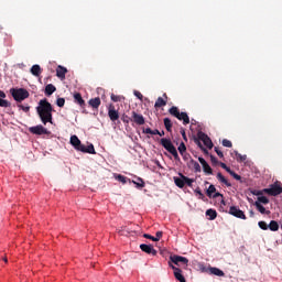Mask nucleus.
<instances>
[{
  "mask_svg": "<svg viewBox=\"0 0 282 282\" xmlns=\"http://www.w3.org/2000/svg\"><path fill=\"white\" fill-rule=\"evenodd\" d=\"M56 105L57 107H65V98H57Z\"/></svg>",
  "mask_w": 282,
  "mask_h": 282,
  "instance_id": "43",
  "label": "nucleus"
},
{
  "mask_svg": "<svg viewBox=\"0 0 282 282\" xmlns=\"http://www.w3.org/2000/svg\"><path fill=\"white\" fill-rule=\"evenodd\" d=\"M140 250H142V252H145V254H152V257H155L158 254V250H155L152 245L142 243L140 245Z\"/></svg>",
  "mask_w": 282,
  "mask_h": 282,
  "instance_id": "11",
  "label": "nucleus"
},
{
  "mask_svg": "<svg viewBox=\"0 0 282 282\" xmlns=\"http://www.w3.org/2000/svg\"><path fill=\"white\" fill-rule=\"evenodd\" d=\"M198 162L202 164L203 171L206 173V175H213V167H210L204 158L199 156Z\"/></svg>",
  "mask_w": 282,
  "mask_h": 282,
  "instance_id": "13",
  "label": "nucleus"
},
{
  "mask_svg": "<svg viewBox=\"0 0 282 282\" xmlns=\"http://www.w3.org/2000/svg\"><path fill=\"white\" fill-rule=\"evenodd\" d=\"M74 100L77 105H79V107H85V99H83V95H80V93H76L74 95Z\"/></svg>",
  "mask_w": 282,
  "mask_h": 282,
  "instance_id": "20",
  "label": "nucleus"
},
{
  "mask_svg": "<svg viewBox=\"0 0 282 282\" xmlns=\"http://www.w3.org/2000/svg\"><path fill=\"white\" fill-rule=\"evenodd\" d=\"M116 180H118V182H121V184H127V176H123L122 174L117 175Z\"/></svg>",
  "mask_w": 282,
  "mask_h": 282,
  "instance_id": "39",
  "label": "nucleus"
},
{
  "mask_svg": "<svg viewBox=\"0 0 282 282\" xmlns=\"http://www.w3.org/2000/svg\"><path fill=\"white\" fill-rule=\"evenodd\" d=\"M183 180L185 181V185L189 187L193 186V183L195 182V180L188 178L187 176L183 177Z\"/></svg>",
  "mask_w": 282,
  "mask_h": 282,
  "instance_id": "41",
  "label": "nucleus"
},
{
  "mask_svg": "<svg viewBox=\"0 0 282 282\" xmlns=\"http://www.w3.org/2000/svg\"><path fill=\"white\" fill-rule=\"evenodd\" d=\"M131 122H134L135 124L142 126L144 124L145 120H144V116L132 111V117H131Z\"/></svg>",
  "mask_w": 282,
  "mask_h": 282,
  "instance_id": "14",
  "label": "nucleus"
},
{
  "mask_svg": "<svg viewBox=\"0 0 282 282\" xmlns=\"http://www.w3.org/2000/svg\"><path fill=\"white\" fill-rule=\"evenodd\" d=\"M110 98H111L112 102H120V96H118V95L112 94L110 96Z\"/></svg>",
  "mask_w": 282,
  "mask_h": 282,
  "instance_id": "47",
  "label": "nucleus"
},
{
  "mask_svg": "<svg viewBox=\"0 0 282 282\" xmlns=\"http://www.w3.org/2000/svg\"><path fill=\"white\" fill-rule=\"evenodd\" d=\"M254 206H256L257 210H259L261 213V215H270V210H267L265 207H263V205H261V203L256 202Z\"/></svg>",
  "mask_w": 282,
  "mask_h": 282,
  "instance_id": "24",
  "label": "nucleus"
},
{
  "mask_svg": "<svg viewBox=\"0 0 282 282\" xmlns=\"http://www.w3.org/2000/svg\"><path fill=\"white\" fill-rule=\"evenodd\" d=\"M225 171L227 172V173H229V175H230V173H232L234 171L232 170H230V167L227 165V167H225Z\"/></svg>",
  "mask_w": 282,
  "mask_h": 282,
  "instance_id": "59",
  "label": "nucleus"
},
{
  "mask_svg": "<svg viewBox=\"0 0 282 282\" xmlns=\"http://www.w3.org/2000/svg\"><path fill=\"white\" fill-rule=\"evenodd\" d=\"M257 202H259V204H270V199L265 196L258 197Z\"/></svg>",
  "mask_w": 282,
  "mask_h": 282,
  "instance_id": "36",
  "label": "nucleus"
},
{
  "mask_svg": "<svg viewBox=\"0 0 282 282\" xmlns=\"http://www.w3.org/2000/svg\"><path fill=\"white\" fill-rule=\"evenodd\" d=\"M210 162L212 164H215V165L219 164V161L217 160V158H215V155H210Z\"/></svg>",
  "mask_w": 282,
  "mask_h": 282,
  "instance_id": "51",
  "label": "nucleus"
},
{
  "mask_svg": "<svg viewBox=\"0 0 282 282\" xmlns=\"http://www.w3.org/2000/svg\"><path fill=\"white\" fill-rule=\"evenodd\" d=\"M209 271L210 274H214L215 276H226V273H224L219 268L212 267Z\"/></svg>",
  "mask_w": 282,
  "mask_h": 282,
  "instance_id": "25",
  "label": "nucleus"
},
{
  "mask_svg": "<svg viewBox=\"0 0 282 282\" xmlns=\"http://www.w3.org/2000/svg\"><path fill=\"white\" fill-rule=\"evenodd\" d=\"M10 94L15 102H23V100L30 98V91L25 88H11Z\"/></svg>",
  "mask_w": 282,
  "mask_h": 282,
  "instance_id": "2",
  "label": "nucleus"
},
{
  "mask_svg": "<svg viewBox=\"0 0 282 282\" xmlns=\"http://www.w3.org/2000/svg\"><path fill=\"white\" fill-rule=\"evenodd\" d=\"M169 113L176 118L177 120L183 121V124H189L191 118L188 117V113L186 112H180V108L176 106H173L169 109Z\"/></svg>",
  "mask_w": 282,
  "mask_h": 282,
  "instance_id": "3",
  "label": "nucleus"
},
{
  "mask_svg": "<svg viewBox=\"0 0 282 282\" xmlns=\"http://www.w3.org/2000/svg\"><path fill=\"white\" fill-rule=\"evenodd\" d=\"M80 139H78V137L76 134L70 137V144L72 147H74V149L77 150L78 147H80Z\"/></svg>",
  "mask_w": 282,
  "mask_h": 282,
  "instance_id": "23",
  "label": "nucleus"
},
{
  "mask_svg": "<svg viewBox=\"0 0 282 282\" xmlns=\"http://www.w3.org/2000/svg\"><path fill=\"white\" fill-rule=\"evenodd\" d=\"M66 74H67V68H65V66L58 65L57 68H56L57 78H59L61 80H65V75Z\"/></svg>",
  "mask_w": 282,
  "mask_h": 282,
  "instance_id": "16",
  "label": "nucleus"
},
{
  "mask_svg": "<svg viewBox=\"0 0 282 282\" xmlns=\"http://www.w3.org/2000/svg\"><path fill=\"white\" fill-rule=\"evenodd\" d=\"M206 216L209 217L210 221L217 219V210L215 209H207Z\"/></svg>",
  "mask_w": 282,
  "mask_h": 282,
  "instance_id": "27",
  "label": "nucleus"
},
{
  "mask_svg": "<svg viewBox=\"0 0 282 282\" xmlns=\"http://www.w3.org/2000/svg\"><path fill=\"white\" fill-rule=\"evenodd\" d=\"M215 153H217L218 158H224V152L218 147H215L214 149Z\"/></svg>",
  "mask_w": 282,
  "mask_h": 282,
  "instance_id": "46",
  "label": "nucleus"
},
{
  "mask_svg": "<svg viewBox=\"0 0 282 282\" xmlns=\"http://www.w3.org/2000/svg\"><path fill=\"white\" fill-rule=\"evenodd\" d=\"M0 98H6V93L3 90H0Z\"/></svg>",
  "mask_w": 282,
  "mask_h": 282,
  "instance_id": "60",
  "label": "nucleus"
},
{
  "mask_svg": "<svg viewBox=\"0 0 282 282\" xmlns=\"http://www.w3.org/2000/svg\"><path fill=\"white\" fill-rule=\"evenodd\" d=\"M258 226H259V228H261V230H268V228H269L268 223H265V221H263V220H260V221L258 223Z\"/></svg>",
  "mask_w": 282,
  "mask_h": 282,
  "instance_id": "37",
  "label": "nucleus"
},
{
  "mask_svg": "<svg viewBox=\"0 0 282 282\" xmlns=\"http://www.w3.org/2000/svg\"><path fill=\"white\" fill-rule=\"evenodd\" d=\"M184 174H180V177H177V176H175L174 177V183L176 184V186L178 187V188H184V186H185V181H184Z\"/></svg>",
  "mask_w": 282,
  "mask_h": 282,
  "instance_id": "17",
  "label": "nucleus"
},
{
  "mask_svg": "<svg viewBox=\"0 0 282 282\" xmlns=\"http://www.w3.org/2000/svg\"><path fill=\"white\" fill-rule=\"evenodd\" d=\"M249 216H250V217H254V212H253V210H250V212H249Z\"/></svg>",
  "mask_w": 282,
  "mask_h": 282,
  "instance_id": "62",
  "label": "nucleus"
},
{
  "mask_svg": "<svg viewBox=\"0 0 282 282\" xmlns=\"http://www.w3.org/2000/svg\"><path fill=\"white\" fill-rule=\"evenodd\" d=\"M218 182H220V184H225V186H227V188H230V186H232V184L230 182H228V180L221 175V172H218L216 175Z\"/></svg>",
  "mask_w": 282,
  "mask_h": 282,
  "instance_id": "18",
  "label": "nucleus"
},
{
  "mask_svg": "<svg viewBox=\"0 0 282 282\" xmlns=\"http://www.w3.org/2000/svg\"><path fill=\"white\" fill-rule=\"evenodd\" d=\"M31 74L33 76H41V74H43V69L39 64H35L31 67Z\"/></svg>",
  "mask_w": 282,
  "mask_h": 282,
  "instance_id": "19",
  "label": "nucleus"
},
{
  "mask_svg": "<svg viewBox=\"0 0 282 282\" xmlns=\"http://www.w3.org/2000/svg\"><path fill=\"white\" fill-rule=\"evenodd\" d=\"M163 122H164V127H165L166 131L171 132L173 129V121H171L170 118H164Z\"/></svg>",
  "mask_w": 282,
  "mask_h": 282,
  "instance_id": "28",
  "label": "nucleus"
},
{
  "mask_svg": "<svg viewBox=\"0 0 282 282\" xmlns=\"http://www.w3.org/2000/svg\"><path fill=\"white\" fill-rule=\"evenodd\" d=\"M263 193H267V195H271V197H276L278 195H281L282 186L274 183L270 185V188H264Z\"/></svg>",
  "mask_w": 282,
  "mask_h": 282,
  "instance_id": "5",
  "label": "nucleus"
},
{
  "mask_svg": "<svg viewBox=\"0 0 282 282\" xmlns=\"http://www.w3.org/2000/svg\"><path fill=\"white\" fill-rule=\"evenodd\" d=\"M206 193L207 197H213V193H217V188L215 187V185H209Z\"/></svg>",
  "mask_w": 282,
  "mask_h": 282,
  "instance_id": "32",
  "label": "nucleus"
},
{
  "mask_svg": "<svg viewBox=\"0 0 282 282\" xmlns=\"http://www.w3.org/2000/svg\"><path fill=\"white\" fill-rule=\"evenodd\" d=\"M143 237H144V239H151V241H155V237H153L149 234H144Z\"/></svg>",
  "mask_w": 282,
  "mask_h": 282,
  "instance_id": "53",
  "label": "nucleus"
},
{
  "mask_svg": "<svg viewBox=\"0 0 282 282\" xmlns=\"http://www.w3.org/2000/svg\"><path fill=\"white\" fill-rule=\"evenodd\" d=\"M165 98V99H164ZM169 100V96H166V93L163 94V98L159 97L154 104L155 109H160L161 107H166V102Z\"/></svg>",
  "mask_w": 282,
  "mask_h": 282,
  "instance_id": "15",
  "label": "nucleus"
},
{
  "mask_svg": "<svg viewBox=\"0 0 282 282\" xmlns=\"http://www.w3.org/2000/svg\"><path fill=\"white\" fill-rule=\"evenodd\" d=\"M134 96L137 98H139V100H142V98H144V96L142 95V93L138 91V90H134Z\"/></svg>",
  "mask_w": 282,
  "mask_h": 282,
  "instance_id": "50",
  "label": "nucleus"
},
{
  "mask_svg": "<svg viewBox=\"0 0 282 282\" xmlns=\"http://www.w3.org/2000/svg\"><path fill=\"white\" fill-rule=\"evenodd\" d=\"M159 133H160V130L155 129V130H152L151 135H159Z\"/></svg>",
  "mask_w": 282,
  "mask_h": 282,
  "instance_id": "57",
  "label": "nucleus"
},
{
  "mask_svg": "<svg viewBox=\"0 0 282 282\" xmlns=\"http://www.w3.org/2000/svg\"><path fill=\"white\" fill-rule=\"evenodd\" d=\"M178 152L181 155H184V153H186V144H184V142H181V144L178 145Z\"/></svg>",
  "mask_w": 282,
  "mask_h": 282,
  "instance_id": "34",
  "label": "nucleus"
},
{
  "mask_svg": "<svg viewBox=\"0 0 282 282\" xmlns=\"http://www.w3.org/2000/svg\"><path fill=\"white\" fill-rule=\"evenodd\" d=\"M159 135L162 138V135H164V131L159 132Z\"/></svg>",
  "mask_w": 282,
  "mask_h": 282,
  "instance_id": "64",
  "label": "nucleus"
},
{
  "mask_svg": "<svg viewBox=\"0 0 282 282\" xmlns=\"http://www.w3.org/2000/svg\"><path fill=\"white\" fill-rule=\"evenodd\" d=\"M100 97H96L89 100V105L93 107V109H98V107H100Z\"/></svg>",
  "mask_w": 282,
  "mask_h": 282,
  "instance_id": "26",
  "label": "nucleus"
},
{
  "mask_svg": "<svg viewBox=\"0 0 282 282\" xmlns=\"http://www.w3.org/2000/svg\"><path fill=\"white\" fill-rule=\"evenodd\" d=\"M76 151H80L82 153H86L87 152V145L80 143Z\"/></svg>",
  "mask_w": 282,
  "mask_h": 282,
  "instance_id": "42",
  "label": "nucleus"
},
{
  "mask_svg": "<svg viewBox=\"0 0 282 282\" xmlns=\"http://www.w3.org/2000/svg\"><path fill=\"white\" fill-rule=\"evenodd\" d=\"M269 229L272 232H276V230H279V223L276 220H271L269 224Z\"/></svg>",
  "mask_w": 282,
  "mask_h": 282,
  "instance_id": "29",
  "label": "nucleus"
},
{
  "mask_svg": "<svg viewBox=\"0 0 282 282\" xmlns=\"http://www.w3.org/2000/svg\"><path fill=\"white\" fill-rule=\"evenodd\" d=\"M196 144H197V147H199V149H202V151H204V153H208V150H206V148H204V145H202V142L199 140H196Z\"/></svg>",
  "mask_w": 282,
  "mask_h": 282,
  "instance_id": "48",
  "label": "nucleus"
},
{
  "mask_svg": "<svg viewBox=\"0 0 282 282\" xmlns=\"http://www.w3.org/2000/svg\"><path fill=\"white\" fill-rule=\"evenodd\" d=\"M152 129L151 128H145V129H143V133H147V134H149V135H151V133H152Z\"/></svg>",
  "mask_w": 282,
  "mask_h": 282,
  "instance_id": "54",
  "label": "nucleus"
},
{
  "mask_svg": "<svg viewBox=\"0 0 282 282\" xmlns=\"http://www.w3.org/2000/svg\"><path fill=\"white\" fill-rule=\"evenodd\" d=\"M235 155H236V160L237 162H246V160H248V155H243L238 153L237 151H234Z\"/></svg>",
  "mask_w": 282,
  "mask_h": 282,
  "instance_id": "31",
  "label": "nucleus"
},
{
  "mask_svg": "<svg viewBox=\"0 0 282 282\" xmlns=\"http://www.w3.org/2000/svg\"><path fill=\"white\" fill-rule=\"evenodd\" d=\"M54 91H56V86L54 84H47L44 91L45 96H52Z\"/></svg>",
  "mask_w": 282,
  "mask_h": 282,
  "instance_id": "21",
  "label": "nucleus"
},
{
  "mask_svg": "<svg viewBox=\"0 0 282 282\" xmlns=\"http://www.w3.org/2000/svg\"><path fill=\"white\" fill-rule=\"evenodd\" d=\"M36 111L43 124H47V122L52 123V120H53L52 111H54V108L52 107V104L47 101V99L40 100L39 106L36 107Z\"/></svg>",
  "mask_w": 282,
  "mask_h": 282,
  "instance_id": "1",
  "label": "nucleus"
},
{
  "mask_svg": "<svg viewBox=\"0 0 282 282\" xmlns=\"http://www.w3.org/2000/svg\"><path fill=\"white\" fill-rule=\"evenodd\" d=\"M230 175L234 180H237V182H241V175L237 174L235 171L230 172Z\"/></svg>",
  "mask_w": 282,
  "mask_h": 282,
  "instance_id": "44",
  "label": "nucleus"
},
{
  "mask_svg": "<svg viewBox=\"0 0 282 282\" xmlns=\"http://www.w3.org/2000/svg\"><path fill=\"white\" fill-rule=\"evenodd\" d=\"M10 101L3 99V97H0V107H4V108H8L10 107Z\"/></svg>",
  "mask_w": 282,
  "mask_h": 282,
  "instance_id": "35",
  "label": "nucleus"
},
{
  "mask_svg": "<svg viewBox=\"0 0 282 282\" xmlns=\"http://www.w3.org/2000/svg\"><path fill=\"white\" fill-rule=\"evenodd\" d=\"M171 262L174 263V265H180V263H182V265H185V268H188V259L182 256H172L170 258Z\"/></svg>",
  "mask_w": 282,
  "mask_h": 282,
  "instance_id": "8",
  "label": "nucleus"
},
{
  "mask_svg": "<svg viewBox=\"0 0 282 282\" xmlns=\"http://www.w3.org/2000/svg\"><path fill=\"white\" fill-rule=\"evenodd\" d=\"M194 193H196V195L198 196V199H204V197H206L204 195V193H202V189L199 187H197Z\"/></svg>",
  "mask_w": 282,
  "mask_h": 282,
  "instance_id": "40",
  "label": "nucleus"
},
{
  "mask_svg": "<svg viewBox=\"0 0 282 282\" xmlns=\"http://www.w3.org/2000/svg\"><path fill=\"white\" fill-rule=\"evenodd\" d=\"M19 109H22L25 113L30 112V106L18 105Z\"/></svg>",
  "mask_w": 282,
  "mask_h": 282,
  "instance_id": "45",
  "label": "nucleus"
},
{
  "mask_svg": "<svg viewBox=\"0 0 282 282\" xmlns=\"http://www.w3.org/2000/svg\"><path fill=\"white\" fill-rule=\"evenodd\" d=\"M129 120H131L129 119V116H123L122 122H126V124H129Z\"/></svg>",
  "mask_w": 282,
  "mask_h": 282,
  "instance_id": "56",
  "label": "nucleus"
},
{
  "mask_svg": "<svg viewBox=\"0 0 282 282\" xmlns=\"http://www.w3.org/2000/svg\"><path fill=\"white\" fill-rule=\"evenodd\" d=\"M29 131L33 135H50L47 129L41 124L29 128Z\"/></svg>",
  "mask_w": 282,
  "mask_h": 282,
  "instance_id": "6",
  "label": "nucleus"
},
{
  "mask_svg": "<svg viewBox=\"0 0 282 282\" xmlns=\"http://www.w3.org/2000/svg\"><path fill=\"white\" fill-rule=\"evenodd\" d=\"M198 140L207 147V149H213V140H210V137L204 132H198Z\"/></svg>",
  "mask_w": 282,
  "mask_h": 282,
  "instance_id": "9",
  "label": "nucleus"
},
{
  "mask_svg": "<svg viewBox=\"0 0 282 282\" xmlns=\"http://www.w3.org/2000/svg\"><path fill=\"white\" fill-rule=\"evenodd\" d=\"M161 145L165 151L171 153L173 155L174 160H180V154H177V149L175 145H173V142H171V139L163 138L161 139Z\"/></svg>",
  "mask_w": 282,
  "mask_h": 282,
  "instance_id": "4",
  "label": "nucleus"
},
{
  "mask_svg": "<svg viewBox=\"0 0 282 282\" xmlns=\"http://www.w3.org/2000/svg\"><path fill=\"white\" fill-rule=\"evenodd\" d=\"M86 153H89L90 155H96V149L94 148V144H89L86 147Z\"/></svg>",
  "mask_w": 282,
  "mask_h": 282,
  "instance_id": "33",
  "label": "nucleus"
},
{
  "mask_svg": "<svg viewBox=\"0 0 282 282\" xmlns=\"http://www.w3.org/2000/svg\"><path fill=\"white\" fill-rule=\"evenodd\" d=\"M2 261H4V263H8V258L7 257L2 258Z\"/></svg>",
  "mask_w": 282,
  "mask_h": 282,
  "instance_id": "63",
  "label": "nucleus"
},
{
  "mask_svg": "<svg viewBox=\"0 0 282 282\" xmlns=\"http://www.w3.org/2000/svg\"><path fill=\"white\" fill-rule=\"evenodd\" d=\"M220 166H221V169L225 170L228 165H226V163L220 162Z\"/></svg>",
  "mask_w": 282,
  "mask_h": 282,
  "instance_id": "61",
  "label": "nucleus"
},
{
  "mask_svg": "<svg viewBox=\"0 0 282 282\" xmlns=\"http://www.w3.org/2000/svg\"><path fill=\"white\" fill-rule=\"evenodd\" d=\"M252 195H263V192H261V191H254V192H252Z\"/></svg>",
  "mask_w": 282,
  "mask_h": 282,
  "instance_id": "58",
  "label": "nucleus"
},
{
  "mask_svg": "<svg viewBox=\"0 0 282 282\" xmlns=\"http://www.w3.org/2000/svg\"><path fill=\"white\" fill-rule=\"evenodd\" d=\"M162 231H156V237H154V241H159L160 239H162Z\"/></svg>",
  "mask_w": 282,
  "mask_h": 282,
  "instance_id": "52",
  "label": "nucleus"
},
{
  "mask_svg": "<svg viewBox=\"0 0 282 282\" xmlns=\"http://www.w3.org/2000/svg\"><path fill=\"white\" fill-rule=\"evenodd\" d=\"M189 166H192V169H194L195 173H202V166L199 165V163L195 160H191L189 161Z\"/></svg>",
  "mask_w": 282,
  "mask_h": 282,
  "instance_id": "22",
  "label": "nucleus"
},
{
  "mask_svg": "<svg viewBox=\"0 0 282 282\" xmlns=\"http://www.w3.org/2000/svg\"><path fill=\"white\" fill-rule=\"evenodd\" d=\"M212 197H213L214 199H216V197H224V195H223L221 193L217 192V193H215L214 195H212Z\"/></svg>",
  "mask_w": 282,
  "mask_h": 282,
  "instance_id": "55",
  "label": "nucleus"
},
{
  "mask_svg": "<svg viewBox=\"0 0 282 282\" xmlns=\"http://www.w3.org/2000/svg\"><path fill=\"white\" fill-rule=\"evenodd\" d=\"M132 184H135L137 188H144L145 183L142 177H138L137 181H132Z\"/></svg>",
  "mask_w": 282,
  "mask_h": 282,
  "instance_id": "30",
  "label": "nucleus"
},
{
  "mask_svg": "<svg viewBox=\"0 0 282 282\" xmlns=\"http://www.w3.org/2000/svg\"><path fill=\"white\" fill-rule=\"evenodd\" d=\"M108 117L111 122H116V120H120V112L116 110V106L113 104H109L108 106Z\"/></svg>",
  "mask_w": 282,
  "mask_h": 282,
  "instance_id": "7",
  "label": "nucleus"
},
{
  "mask_svg": "<svg viewBox=\"0 0 282 282\" xmlns=\"http://www.w3.org/2000/svg\"><path fill=\"white\" fill-rule=\"evenodd\" d=\"M181 135H182L183 140H185V142L188 141V138H186V130L184 128L181 129Z\"/></svg>",
  "mask_w": 282,
  "mask_h": 282,
  "instance_id": "49",
  "label": "nucleus"
},
{
  "mask_svg": "<svg viewBox=\"0 0 282 282\" xmlns=\"http://www.w3.org/2000/svg\"><path fill=\"white\" fill-rule=\"evenodd\" d=\"M170 268H172V270L174 271V276L176 281L186 282V278L182 275V269L171 264V262H170Z\"/></svg>",
  "mask_w": 282,
  "mask_h": 282,
  "instance_id": "12",
  "label": "nucleus"
},
{
  "mask_svg": "<svg viewBox=\"0 0 282 282\" xmlns=\"http://www.w3.org/2000/svg\"><path fill=\"white\" fill-rule=\"evenodd\" d=\"M229 215H232L234 217H237L238 219H246V214L243 210L239 209L237 206H231L229 208Z\"/></svg>",
  "mask_w": 282,
  "mask_h": 282,
  "instance_id": "10",
  "label": "nucleus"
},
{
  "mask_svg": "<svg viewBox=\"0 0 282 282\" xmlns=\"http://www.w3.org/2000/svg\"><path fill=\"white\" fill-rule=\"evenodd\" d=\"M223 147H226L227 149H232V142L228 139H224Z\"/></svg>",
  "mask_w": 282,
  "mask_h": 282,
  "instance_id": "38",
  "label": "nucleus"
}]
</instances>
